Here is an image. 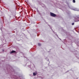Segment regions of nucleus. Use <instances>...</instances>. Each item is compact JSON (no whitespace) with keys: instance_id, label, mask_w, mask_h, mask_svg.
Masks as SVG:
<instances>
[{"instance_id":"7","label":"nucleus","mask_w":79,"mask_h":79,"mask_svg":"<svg viewBox=\"0 0 79 79\" xmlns=\"http://www.w3.org/2000/svg\"><path fill=\"white\" fill-rule=\"evenodd\" d=\"M38 45L39 46H40V45H41V44L40 43H39L38 44Z\"/></svg>"},{"instance_id":"8","label":"nucleus","mask_w":79,"mask_h":79,"mask_svg":"<svg viewBox=\"0 0 79 79\" xmlns=\"http://www.w3.org/2000/svg\"><path fill=\"white\" fill-rule=\"evenodd\" d=\"M74 23H72V25H74Z\"/></svg>"},{"instance_id":"1","label":"nucleus","mask_w":79,"mask_h":79,"mask_svg":"<svg viewBox=\"0 0 79 79\" xmlns=\"http://www.w3.org/2000/svg\"><path fill=\"white\" fill-rule=\"evenodd\" d=\"M50 15L52 17H56V15L53 13L50 12Z\"/></svg>"},{"instance_id":"4","label":"nucleus","mask_w":79,"mask_h":79,"mask_svg":"<svg viewBox=\"0 0 79 79\" xmlns=\"http://www.w3.org/2000/svg\"><path fill=\"white\" fill-rule=\"evenodd\" d=\"M37 72L33 73V76H36V75H37Z\"/></svg>"},{"instance_id":"2","label":"nucleus","mask_w":79,"mask_h":79,"mask_svg":"<svg viewBox=\"0 0 79 79\" xmlns=\"http://www.w3.org/2000/svg\"><path fill=\"white\" fill-rule=\"evenodd\" d=\"M74 21L75 22H77V21H79V18L77 17L76 19H75Z\"/></svg>"},{"instance_id":"3","label":"nucleus","mask_w":79,"mask_h":79,"mask_svg":"<svg viewBox=\"0 0 79 79\" xmlns=\"http://www.w3.org/2000/svg\"><path fill=\"white\" fill-rule=\"evenodd\" d=\"M16 53V51L13 50L12 51L10 52V53Z\"/></svg>"},{"instance_id":"6","label":"nucleus","mask_w":79,"mask_h":79,"mask_svg":"<svg viewBox=\"0 0 79 79\" xmlns=\"http://www.w3.org/2000/svg\"><path fill=\"white\" fill-rule=\"evenodd\" d=\"M75 10V11H79L77 10V9H75L74 10Z\"/></svg>"},{"instance_id":"5","label":"nucleus","mask_w":79,"mask_h":79,"mask_svg":"<svg viewBox=\"0 0 79 79\" xmlns=\"http://www.w3.org/2000/svg\"><path fill=\"white\" fill-rule=\"evenodd\" d=\"M76 1L75 0H73V3H75Z\"/></svg>"}]
</instances>
